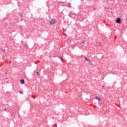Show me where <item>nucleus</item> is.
Here are the masks:
<instances>
[{
  "instance_id": "f257e3e1",
  "label": "nucleus",
  "mask_w": 127,
  "mask_h": 127,
  "mask_svg": "<svg viewBox=\"0 0 127 127\" xmlns=\"http://www.w3.org/2000/svg\"><path fill=\"white\" fill-rule=\"evenodd\" d=\"M56 22V21L55 20V19H53L50 21V24H54V23H55Z\"/></svg>"
},
{
  "instance_id": "f03ea898",
  "label": "nucleus",
  "mask_w": 127,
  "mask_h": 127,
  "mask_svg": "<svg viewBox=\"0 0 127 127\" xmlns=\"http://www.w3.org/2000/svg\"><path fill=\"white\" fill-rule=\"evenodd\" d=\"M116 23H121V18L118 17L116 19Z\"/></svg>"
},
{
  "instance_id": "7ed1b4c3",
  "label": "nucleus",
  "mask_w": 127,
  "mask_h": 127,
  "mask_svg": "<svg viewBox=\"0 0 127 127\" xmlns=\"http://www.w3.org/2000/svg\"><path fill=\"white\" fill-rule=\"evenodd\" d=\"M85 59L86 60V61H88L90 64H92V63L91 62V61H90V59L87 58V57H85Z\"/></svg>"
},
{
  "instance_id": "20e7f679",
  "label": "nucleus",
  "mask_w": 127,
  "mask_h": 127,
  "mask_svg": "<svg viewBox=\"0 0 127 127\" xmlns=\"http://www.w3.org/2000/svg\"><path fill=\"white\" fill-rule=\"evenodd\" d=\"M20 83L21 85H23V84H24V80L21 79L20 81Z\"/></svg>"
},
{
  "instance_id": "39448f33",
  "label": "nucleus",
  "mask_w": 127,
  "mask_h": 127,
  "mask_svg": "<svg viewBox=\"0 0 127 127\" xmlns=\"http://www.w3.org/2000/svg\"><path fill=\"white\" fill-rule=\"evenodd\" d=\"M95 99H96V100H97L98 101H99V102H101V100H100L99 97H96Z\"/></svg>"
},
{
  "instance_id": "423d86ee",
  "label": "nucleus",
  "mask_w": 127,
  "mask_h": 127,
  "mask_svg": "<svg viewBox=\"0 0 127 127\" xmlns=\"http://www.w3.org/2000/svg\"><path fill=\"white\" fill-rule=\"evenodd\" d=\"M19 15H20V16H21V17L23 16V15L22 14H21V13H20Z\"/></svg>"
},
{
  "instance_id": "0eeeda50",
  "label": "nucleus",
  "mask_w": 127,
  "mask_h": 127,
  "mask_svg": "<svg viewBox=\"0 0 127 127\" xmlns=\"http://www.w3.org/2000/svg\"><path fill=\"white\" fill-rule=\"evenodd\" d=\"M36 73L37 74V75H39V73L38 71L36 72Z\"/></svg>"
},
{
  "instance_id": "6e6552de",
  "label": "nucleus",
  "mask_w": 127,
  "mask_h": 127,
  "mask_svg": "<svg viewBox=\"0 0 127 127\" xmlns=\"http://www.w3.org/2000/svg\"><path fill=\"white\" fill-rule=\"evenodd\" d=\"M19 93L20 94H22V92H21V91H19Z\"/></svg>"
},
{
  "instance_id": "1a4fd4ad",
  "label": "nucleus",
  "mask_w": 127,
  "mask_h": 127,
  "mask_svg": "<svg viewBox=\"0 0 127 127\" xmlns=\"http://www.w3.org/2000/svg\"><path fill=\"white\" fill-rule=\"evenodd\" d=\"M84 43H85V42H84V41H82V43H83V44H84Z\"/></svg>"
},
{
  "instance_id": "9d476101",
  "label": "nucleus",
  "mask_w": 127,
  "mask_h": 127,
  "mask_svg": "<svg viewBox=\"0 0 127 127\" xmlns=\"http://www.w3.org/2000/svg\"><path fill=\"white\" fill-rule=\"evenodd\" d=\"M4 111H6V109H4Z\"/></svg>"
},
{
  "instance_id": "9b49d317",
  "label": "nucleus",
  "mask_w": 127,
  "mask_h": 127,
  "mask_svg": "<svg viewBox=\"0 0 127 127\" xmlns=\"http://www.w3.org/2000/svg\"><path fill=\"white\" fill-rule=\"evenodd\" d=\"M25 47H27V45H25Z\"/></svg>"
},
{
  "instance_id": "f8f14e48",
  "label": "nucleus",
  "mask_w": 127,
  "mask_h": 127,
  "mask_svg": "<svg viewBox=\"0 0 127 127\" xmlns=\"http://www.w3.org/2000/svg\"><path fill=\"white\" fill-rule=\"evenodd\" d=\"M102 87L104 88V86H102Z\"/></svg>"
},
{
  "instance_id": "ddd939ff",
  "label": "nucleus",
  "mask_w": 127,
  "mask_h": 127,
  "mask_svg": "<svg viewBox=\"0 0 127 127\" xmlns=\"http://www.w3.org/2000/svg\"><path fill=\"white\" fill-rule=\"evenodd\" d=\"M5 74H6V72H5Z\"/></svg>"
}]
</instances>
